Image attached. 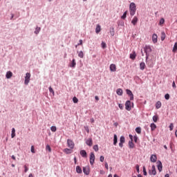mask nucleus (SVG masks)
<instances>
[{"label":"nucleus","instance_id":"obj_56","mask_svg":"<svg viewBox=\"0 0 177 177\" xmlns=\"http://www.w3.org/2000/svg\"><path fill=\"white\" fill-rule=\"evenodd\" d=\"M129 138L131 139L130 140H131V142H133V136H132L131 134H129Z\"/></svg>","mask_w":177,"mask_h":177},{"label":"nucleus","instance_id":"obj_42","mask_svg":"<svg viewBox=\"0 0 177 177\" xmlns=\"http://www.w3.org/2000/svg\"><path fill=\"white\" fill-rule=\"evenodd\" d=\"M93 150H95V151H99V147L97 145L93 146Z\"/></svg>","mask_w":177,"mask_h":177},{"label":"nucleus","instance_id":"obj_27","mask_svg":"<svg viewBox=\"0 0 177 177\" xmlns=\"http://www.w3.org/2000/svg\"><path fill=\"white\" fill-rule=\"evenodd\" d=\"M116 93L117 95H118V96H122L123 91L121 88H118L116 91Z\"/></svg>","mask_w":177,"mask_h":177},{"label":"nucleus","instance_id":"obj_13","mask_svg":"<svg viewBox=\"0 0 177 177\" xmlns=\"http://www.w3.org/2000/svg\"><path fill=\"white\" fill-rule=\"evenodd\" d=\"M158 36H157V34L154 33L153 35H152V41L153 44H157V41H158Z\"/></svg>","mask_w":177,"mask_h":177},{"label":"nucleus","instance_id":"obj_55","mask_svg":"<svg viewBox=\"0 0 177 177\" xmlns=\"http://www.w3.org/2000/svg\"><path fill=\"white\" fill-rule=\"evenodd\" d=\"M100 160L101 161V162H103V161H104V156H101L100 158Z\"/></svg>","mask_w":177,"mask_h":177},{"label":"nucleus","instance_id":"obj_7","mask_svg":"<svg viewBox=\"0 0 177 177\" xmlns=\"http://www.w3.org/2000/svg\"><path fill=\"white\" fill-rule=\"evenodd\" d=\"M109 70L112 73H115V71H117V67L115 66V64H111L109 66Z\"/></svg>","mask_w":177,"mask_h":177},{"label":"nucleus","instance_id":"obj_38","mask_svg":"<svg viewBox=\"0 0 177 177\" xmlns=\"http://www.w3.org/2000/svg\"><path fill=\"white\" fill-rule=\"evenodd\" d=\"M127 11H125L122 16L121 17V19H122V20H125V19H127Z\"/></svg>","mask_w":177,"mask_h":177},{"label":"nucleus","instance_id":"obj_46","mask_svg":"<svg viewBox=\"0 0 177 177\" xmlns=\"http://www.w3.org/2000/svg\"><path fill=\"white\" fill-rule=\"evenodd\" d=\"M169 131H173L174 130V123H171L170 125L169 126Z\"/></svg>","mask_w":177,"mask_h":177},{"label":"nucleus","instance_id":"obj_29","mask_svg":"<svg viewBox=\"0 0 177 177\" xmlns=\"http://www.w3.org/2000/svg\"><path fill=\"white\" fill-rule=\"evenodd\" d=\"M76 172L77 174H82V169H81V167L80 166L76 167Z\"/></svg>","mask_w":177,"mask_h":177},{"label":"nucleus","instance_id":"obj_45","mask_svg":"<svg viewBox=\"0 0 177 177\" xmlns=\"http://www.w3.org/2000/svg\"><path fill=\"white\" fill-rule=\"evenodd\" d=\"M48 91H49V92H50V93H53V95H55V91H53V88H52L51 86H50V87L48 88Z\"/></svg>","mask_w":177,"mask_h":177},{"label":"nucleus","instance_id":"obj_64","mask_svg":"<svg viewBox=\"0 0 177 177\" xmlns=\"http://www.w3.org/2000/svg\"><path fill=\"white\" fill-rule=\"evenodd\" d=\"M12 159L14 160L15 161H16V156H15V155H12L11 156Z\"/></svg>","mask_w":177,"mask_h":177},{"label":"nucleus","instance_id":"obj_25","mask_svg":"<svg viewBox=\"0 0 177 177\" xmlns=\"http://www.w3.org/2000/svg\"><path fill=\"white\" fill-rule=\"evenodd\" d=\"M130 59H131V60H135V59H136V53H135V51L130 54Z\"/></svg>","mask_w":177,"mask_h":177},{"label":"nucleus","instance_id":"obj_37","mask_svg":"<svg viewBox=\"0 0 177 177\" xmlns=\"http://www.w3.org/2000/svg\"><path fill=\"white\" fill-rule=\"evenodd\" d=\"M124 21H118V26H122V27H124Z\"/></svg>","mask_w":177,"mask_h":177},{"label":"nucleus","instance_id":"obj_43","mask_svg":"<svg viewBox=\"0 0 177 177\" xmlns=\"http://www.w3.org/2000/svg\"><path fill=\"white\" fill-rule=\"evenodd\" d=\"M101 45H102V48H103V49L107 48V45L106 44V43L104 41H102Z\"/></svg>","mask_w":177,"mask_h":177},{"label":"nucleus","instance_id":"obj_35","mask_svg":"<svg viewBox=\"0 0 177 177\" xmlns=\"http://www.w3.org/2000/svg\"><path fill=\"white\" fill-rule=\"evenodd\" d=\"M136 132L138 133H142V128L136 127Z\"/></svg>","mask_w":177,"mask_h":177},{"label":"nucleus","instance_id":"obj_28","mask_svg":"<svg viewBox=\"0 0 177 177\" xmlns=\"http://www.w3.org/2000/svg\"><path fill=\"white\" fill-rule=\"evenodd\" d=\"M129 149H133V147H135V144H133V141H129Z\"/></svg>","mask_w":177,"mask_h":177},{"label":"nucleus","instance_id":"obj_33","mask_svg":"<svg viewBox=\"0 0 177 177\" xmlns=\"http://www.w3.org/2000/svg\"><path fill=\"white\" fill-rule=\"evenodd\" d=\"M46 151H48L49 153H50L52 151V148H50V146L49 145H47L46 146Z\"/></svg>","mask_w":177,"mask_h":177},{"label":"nucleus","instance_id":"obj_60","mask_svg":"<svg viewBox=\"0 0 177 177\" xmlns=\"http://www.w3.org/2000/svg\"><path fill=\"white\" fill-rule=\"evenodd\" d=\"M119 147L122 148L124 147V143L123 142H119Z\"/></svg>","mask_w":177,"mask_h":177},{"label":"nucleus","instance_id":"obj_52","mask_svg":"<svg viewBox=\"0 0 177 177\" xmlns=\"http://www.w3.org/2000/svg\"><path fill=\"white\" fill-rule=\"evenodd\" d=\"M24 172H28V167H27V165H24Z\"/></svg>","mask_w":177,"mask_h":177},{"label":"nucleus","instance_id":"obj_51","mask_svg":"<svg viewBox=\"0 0 177 177\" xmlns=\"http://www.w3.org/2000/svg\"><path fill=\"white\" fill-rule=\"evenodd\" d=\"M165 99L166 100H169V94L167 93L166 95H165Z\"/></svg>","mask_w":177,"mask_h":177},{"label":"nucleus","instance_id":"obj_54","mask_svg":"<svg viewBox=\"0 0 177 177\" xmlns=\"http://www.w3.org/2000/svg\"><path fill=\"white\" fill-rule=\"evenodd\" d=\"M136 169L138 174H139V172H140L139 165H136Z\"/></svg>","mask_w":177,"mask_h":177},{"label":"nucleus","instance_id":"obj_31","mask_svg":"<svg viewBox=\"0 0 177 177\" xmlns=\"http://www.w3.org/2000/svg\"><path fill=\"white\" fill-rule=\"evenodd\" d=\"M161 106H162V104L160 101H158L156 103V109H161Z\"/></svg>","mask_w":177,"mask_h":177},{"label":"nucleus","instance_id":"obj_59","mask_svg":"<svg viewBox=\"0 0 177 177\" xmlns=\"http://www.w3.org/2000/svg\"><path fill=\"white\" fill-rule=\"evenodd\" d=\"M119 109H120V110H122V109H124V106L122 105V104H119Z\"/></svg>","mask_w":177,"mask_h":177},{"label":"nucleus","instance_id":"obj_30","mask_svg":"<svg viewBox=\"0 0 177 177\" xmlns=\"http://www.w3.org/2000/svg\"><path fill=\"white\" fill-rule=\"evenodd\" d=\"M11 132V138H15V136H16V129H15V128H12Z\"/></svg>","mask_w":177,"mask_h":177},{"label":"nucleus","instance_id":"obj_50","mask_svg":"<svg viewBox=\"0 0 177 177\" xmlns=\"http://www.w3.org/2000/svg\"><path fill=\"white\" fill-rule=\"evenodd\" d=\"M164 39H165V33L162 32L161 41H164Z\"/></svg>","mask_w":177,"mask_h":177},{"label":"nucleus","instance_id":"obj_8","mask_svg":"<svg viewBox=\"0 0 177 177\" xmlns=\"http://www.w3.org/2000/svg\"><path fill=\"white\" fill-rule=\"evenodd\" d=\"M149 175H156L157 174V171H156V166H152V170L149 171Z\"/></svg>","mask_w":177,"mask_h":177},{"label":"nucleus","instance_id":"obj_40","mask_svg":"<svg viewBox=\"0 0 177 177\" xmlns=\"http://www.w3.org/2000/svg\"><path fill=\"white\" fill-rule=\"evenodd\" d=\"M173 52H176V50H177V42H176L175 44H174V47H173Z\"/></svg>","mask_w":177,"mask_h":177},{"label":"nucleus","instance_id":"obj_5","mask_svg":"<svg viewBox=\"0 0 177 177\" xmlns=\"http://www.w3.org/2000/svg\"><path fill=\"white\" fill-rule=\"evenodd\" d=\"M125 109L127 110V111H131L132 108L131 107V102L129 100H127L125 102Z\"/></svg>","mask_w":177,"mask_h":177},{"label":"nucleus","instance_id":"obj_16","mask_svg":"<svg viewBox=\"0 0 177 177\" xmlns=\"http://www.w3.org/2000/svg\"><path fill=\"white\" fill-rule=\"evenodd\" d=\"M64 153H65L66 154H71V153H73V149H70L68 148H65L63 150Z\"/></svg>","mask_w":177,"mask_h":177},{"label":"nucleus","instance_id":"obj_26","mask_svg":"<svg viewBox=\"0 0 177 177\" xmlns=\"http://www.w3.org/2000/svg\"><path fill=\"white\" fill-rule=\"evenodd\" d=\"M109 32H110L111 37H114V35L115 34V32L114 31V28L113 27L110 28Z\"/></svg>","mask_w":177,"mask_h":177},{"label":"nucleus","instance_id":"obj_47","mask_svg":"<svg viewBox=\"0 0 177 177\" xmlns=\"http://www.w3.org/2000/svg\"><path fill=\"white\" fill-rule=\"evenodd\" d=\"M73 103H78V98H77V97H74L73 98Z\"/></svg>","mask_w":177,"mask_h":177},{"label":"nucleus","instance_id":"obj_12","mask_svg":"<svg viewBox=\"0 0 177 177\" xmlns=\"http://www.w3.org/2000/svg\"><path fill=\"white\" fill-rule=\"evenodd\" d=\"M157 163H158V169L159 172H161V171H162V163L160 160H158Z\"/></svg>","mask_w":177,"mask_h":177},{"label":"nucleus","instance_id":"obj_62","mask_svg":"<svg viewBox=\"0 0 177 177\" xmlns=\"http://www.w3.org/2000/svg\"><path fill=\"white\" fill-rule=\"evenodd\" d=\"M90 121H91V124H93V122H95V119H93V118H91L90 119Z\"/></svg>","mask_w":177,"mask_h":177},{"label":"nucleus","instance_id":"obj_34","mask_svg":"<svg viewBox=\"0 0 177 177\" xmlns=\"http://www.w3.org/2000/svg\"><path fill=\"white\" fill-rule=\"evenodd\" d=\"M78 56L80 57V59H84V52H82V50L80 51L78 53Z\"/></svg>","mask_w":177,"mask_h":177},{"label":"nucleus","instance_id":"obj_4","mask_svg":"<svg viewBox=\"0 0 177 177\" xmlns=\"http://www.w3.org/2000/svg\"><path fill=\"white\" fill-rule=\"evenodd\" d=\"M90 164L91 165L95 164V153L93 152L90 153Z\"/></svg>","mask_w":177,"mask_h":177},{"label":"nucleus","instance_id":"obj_2","mask_svg":"<svg viewBox=\"0 0 177 177\" xmlns=\"http://www.w3.org/2000/svg\"><path fill=\"white\" fill-rule=\"evenodd\" d=\"M30 78H31V74H30V73H26L25 76V81H24V84L26 85H28V84L30 83Z\"/></svg>","mask_w":177,"mask_h":177},{"label":"nucleus","instance_id":"obj_20","mask_svg":"<svg viewBox=\"0 0 177 177\" xmlns=\"http://www.w3.org/2000/svg\"><path fill=\"white\" fill-rule=\"evenodd\" d=\"M118 142V138H117L116 134L113 135V145L117 146V143Z\"/></svg>","mask_w":177,"mask_h":177},{"label":"nucleus","instance_id":"obj_24","mask_svg":"<svg viewBox=\"0 0 177 177\" xmlns=\"http://www.w3.org/2000/svg\"><path fill=\"white\" fill-rule=\"evenodd\" d=\"M102 30L100 25L97 24L95 28V32L96 34H99L100 30Z\"/></svg>","mask_w":177,"mask_h":177},{"label":"nucleus","instance_id":"obj_9","mask_svg":"<svg viewBox=\"0 0 177 177\" xmlns=\"http://www.w3.org/2000/svg\"><path fill=\"white\" fill-rule=\"evenodd\" d=\"M127 94L130 96V100H133V93H132V91L129 89L126 90Z\"/></svg>","mask_w":177,"mask_h":177},{"label":"nucleus","instance_id":"obj_49","mask_svg":"<svg viewBox=\"0 0 177 177\" xmlns=\"http://www.w3.org/2000/svg\"><path fill=\"white\" fill-rule=\"evenodd\" d=\"M133 139L135 143H138V136L136 135L133 136Z\"/></svg>","mask_w":177,"mask_h":177},{"label":"nucleus","instance_id":"obj_44","mask_svg":"<svg viewBox=\"0 0 177 177\" xmlns=\"http://www.w3.org/2000/svg\"><path fill=\"white\" fill-rule=\"evenodd\" d=\"M146 53V59L145 62L147 63V60L149 59V57L150 56V53Z\"/></svg>","mask_w":177,"mask_h":177},{"label":"nucleus","instance_id":"obj_19","mask_svg":"<svg viewBox=\"0 0 177 177\" xmlns=\"http://www.w3.org/2000/svg\"><path fill=\"white\" fill-rule=\"evenodd\" d=\"M138 20L139 19H138V17H134L133 19L131 21L132 25L133 26H136V24L138 23Z\"/></svg>","mask_w":177,"mask_h":177},{"label":"nucleus","instance_id":"obj_57","mask_svg":"<svg viewBox=\"0 0 177 177\" xmlns=\"http://www.w3.org/2000/svg\"><path fill=\"white\" fill-rule=\"evenodd\" d=\"M31 153H35V150L34 149V146H32L30 148Z\"/></svg>","mask_w":177,"mask_h":177},{"label":"nucleus","instance_id":"obj_53","mask_svg":"<svg viewBox=\"0 0 177 177\" xmlns=\"http://www.w3.org/2000/svg\"><path fill=\"white\" fill-rule=\"evenodd\" d=\"M84 129L86 131L87 133H89V127L88 126H84Z\"/></svg>","mask_w":177,"mask_h":177},{"label":"nucleus","instance_id":"obj_18","mask_svg":"<svg viewBox=\"0 0 177 177\" xmlns=\"http://www.w3.org/2000/svg\"><path fill=\"white\" fill-rule=\"evenodd\" d=\"M80 156H82V157H83V158H86L87 156V153H86V151L85 150H81L80 151Z\"/></svg>","mask_w":177,"mask_h":177},{"label":"nucleus","instance_id":"obj_23","mask_svg":"<svg viewBox=\"0 0 177 177\" xmlns=\"http://www.w3.org/2000/svg\"><path fill=\"white\" fill-rule=\"evenodd\" d=\"M145 67H146V64H145L144 62H142L140 64V70H142V71H143V70H145Z\"/></svg>","mask_w":177,"mask_h":177},{"label":"nucleus","instance_id":"obj_32","mask_svg":"<svg viewBox=\"0 0 177 177\" xmlns=\"http://www.w3.org/2000/svg\"><path fill=\"white\" fill-rule=\"evenodd\" d=\"M120 143H125V137L124 136H122L120 138Z\"/></svg>","mask_w":177,"mask_h":177},{"label":"nucleus","instance_id":"obj_14","mask_svg":"<svg viewBox=\"0 0 177 177\" xmlns=\"http://www.w3.org/2000/svg\"><path fill=\"white\" fill-rule=\"evenodd\" d=\"M83 172L84 174V175H89V167H83Z\"/></svg>","mask_w":177,"mask_h":177},{"label":"nucleus","instance_id":"obj_58","mask_svg":"<svg viewBox=\"0 0 177 177\" xmlns=\"http://www.w3.org/2000/svg\"><path fill=\"white\" fill-rule=\"evenodd\" d=\"M172 87H173L174 89H176V84H175V82H173V83H172Z\"/></svg>","mask_w":177,"mask_h":177},{"label":"nucleus","instance_id":"obj_21","mask_svg":"<svg viewBox=\"0 0 177 177\" xmlns=\"http://www.w3.org/2000/svg\"><path fill=\"white\" fill-rule=\"evenodd\" d=\"M40 32H41V27L37 26L34 31V34H35L36 35H38V34H39Z\"/></svg>","mask_w":177,"mask_h":177},{"label":"nucleus","instance_id":"obj_39","mask_svg":"<svg viewBox=\"0 0 177 177\" xmlns=\"http://www.w3.org/2000/svg\"><path fill=\"white\" fill-rule=\"evenodd\" d=\"M152 120H153V122H157V121L158 120V116L153 115L152 118Z\"/></svg>","mask_w":177,"mask_h":177},{"label":"nucleus","instance_id":"obj_15","mask_svg":"<svg viewBox=\"0 0 177 177\" xmlns=\"http://www.w3.org/2000/svg\"><path fill=\"white\" fill-rule=\"evenodd\" d=\"M75 66H77V63L75 62V59H73L70 64L69 67H71L72 68H75Z\"/></svg>","mask_w":177,"mask_h":177},{"label":"nucleus","instance_id":"obj_22","mask_svg":"<svg viewBox=\"0 0 177 177\" xmlns=\"http://www.w3.org/2000/svg\"><path fill=\"white\" fill-rule=\"evenodd\" d=\"M150 127H151V131H156V129H157V125H156V124L154 123H151L150 124Z\"/></svg>","mask_w":177,"mask_h":177},{"label":"nucleus","instance_id":"obj_17","mask_svg":"<svg viewBox=\"0 0 177 177\" xmlns=\"http://www.w3.org/2000/svg\"><path fill=\"white\" fill-rule=\"evenodd\" d=\"M12 76L13 73L10 71H8L6 74V77L7 78V80L12 78Z\"/></svg>","mask_w":177,"mask_h":177},{"label":"nucleus","instance_id":"obj_10","mask_svg":"<svg viewBox=\"0 0 177 177\" xmlns=\"http://www.w3.org/2000/svg\"><path fill=\"white\" fill-rule=\"evenodd\" d=\"M151 162H157V156L155 154H152L150 157Z\"/></svg>","mask_w":177,"mask_h":177},{"label":"nucleus","instance_id":"obj_63","mask_svg":"<svg viewBox=\"0 0 177 177\" xmlns=\"http://www.w3.org/2000/svg\"><path fill=\"white\" fill-rule=\"evenodd\" d=\"M77 45L79 46V45H82V39H80V41H79V43L77 44Z\"/></svg>","mask_w":177,"mask_h":177},{"label":"nucleus","instance_id":"obj_11","mask_svg":"<svg viewBox=\"0 0 177 177\" xmlns=\"http://www.w3.org/2000/svg\"><path fill=\"white\" fill-rule=\"evenodd\" d=\"M86 145H87V146H89L91 147V146L93 145V140H92V138H88V140H86Z\"/></svg>","mask_w":177,"mask_h":177},{"label":"nucleus","instance_id":"obj_1","mask_svg":"<svg viewBox=\"0 0 177 177\" xmlns=\"http://www.w3.org/2000/svg\"><path fill=\"white\" fill-rule=\"evenodd\" d=\"M135 13H136V4L132 2L129 5V14L131 16H135Z\"/></svg>","mask_w":177,"mask_h":177},{"label":"nucleus","instance_id":"obj_36","mask_svg":"<svg viewBox=\"0 0 177 177\" xmlns=\"http://www.w3.org/2000/svg\"><path fill=\"white\" fill-rule=\"evenodd\" d=\"M164 23H165V19H164V18H161L159 21V26H162V24H164Z\"/></svg>","mask_w":177,"mask_h":177},{"label":"nucleus","instance_id":"obj_48","mask_svg":"<svg viewBox=\"0 0 177 177\" xmlns=\"http://www.w3.org/2000/svg\"><path fill=\"white\" fill-rule=\"evenodd\" d=\"M142 171H143V174H144L145 176H146L147 175V171H146L145 167H143Z\"/></svg>","mask_w":177,"mask_h":177},{"label":"nucleus","instance_id":"obj_41","mask_svg":"<svg viewBox=\"0 0 177 177\" xmlns=\"http://www.w3.org/2000/svg\"><path fill=\"white\" fill-rule=\"evenodd\" d=\"M57 129L56 128L55 126H52V127H50V131H52V132H56Z\"/></svg>","mask_w":177,"mask_h":177},{"label":"nucleus","instance_id":"obj_61","mask_svg":"<svg viewBox=\"0 0 177 177\" xmlns=\"http://www.w3.org/2000/svg\"><path fill=\"white\" fill-rule=\"evenodd\" d=\"M105 168L106 169H109V164L107 163V162H105Z\"/></svg>","mask_w":177,"mask_h":177},{"label":"nucleus","instance_id":"obj_6","mask_svg":"<svg viewBox=\"0 0 177 177\" xmlns=\"http://www.w3.org/2000/svg\"><path fill=\"white\" fill-rule=\"evenodd\" d=\"M143 49L145 53H151V47L150 46H145Z\"/></svg>","mask_w":177,"mask_h":177},{"label":"nucleus","instance_id":"obj_3","mask_svg":"<svg viewBox=\"0 0 177 177\" xmlns=\"http://www.w3.org/2000/svg\"><path fill=\"white\" fill-rule=\"evenodd\" d=\"M67 146L71 149H74L75 144H74V141H73L72 140L68 139L67 140Z\"/></svg>","mask_w":177,"mask_h":177}]
</instances>
